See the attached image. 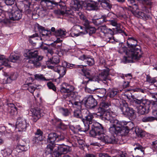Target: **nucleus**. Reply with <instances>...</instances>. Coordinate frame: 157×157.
I'll list each match as a JSON object with an SVG mask.
<instances>
[{
    "label": "nucleus",
    "instance_id": "nucleus-1",
    "mask_svg": "<svg viewBox=\"0 0 157 157\" xmlns=\"http://www.w3.org/2000/svg\"><path fill=\"white\" fill-rule=\"evenodd\" d=\"M137 41L133 37L128 38V46L130 49L126 52L127 56H124L122 62L125 63L133 62V60H138L141 57L142 53L139 48H137Z\"/></svg>",
    "mask_w": 157,
    "mask_h": 157
},
{
    "label": "nucleus",
    "instance_id": "nucleus-2",
    "mask_svg": "<svg viewBox=\"0 0 157 157\" xmlns=\"http://www.w3.org/2000/svg\"><path fill=\"white\" fill-rule=\"evenodd\" d=\"M65 141L69 142V140L66 138L63 135H58L55 132H51L48 136L47 139V146L45 149L47 154H51L55 146V143Z\"/></svg>",
    "mask_w": 157,
    "mask_h": 157
},
{
    "label": "nucleus",
    "instance_id": "nucleus-3",
    "mask_svg": "<svg viewBox=\"0 0 157 157\" xmlns=\"http://www.w3.org/2000/svg\"><path fill=\"white\" fill-rule=\"evenodd\" d=\"M128 123L133 125L131 122L127 123L125 121H119L114 126H110L109 128V131L112 134H120L122 136H125L128 134L130 128L125 126Z\"/></svg>",
    "mask_w": 157,
    "mask_h": 157
},
{
    "label": "nucleus",
    "instance_id": "nucleus-4",
    "mask_svg": "<svg viewBox=\"0 0 157 157\" xmlns=\"http://www.w3.org/2000/svg\"><path fill=\"white\" fill-rule=\"evenodd\" d=\"M133 102L136 105L139 114L143 115L149 112L151 103L148 100L143 99H138L135 98H133Z\"/></svg>",
    "mask_w": 157,
    "mask_h": 157
},
{
    "label": "nucleus",
    "instance_id": "nucleus-5",
    "mask_svg": "<svg viewBox=\"0 0 157 157\" xmlns=\"http://www.w3.org/2000/svg\"><path fill=\"white\" fill-rule=\"evenodd\" d=\"M133 4V5L129 6V10L135 16L138 17L142 18L145 21L151 18V13L148 12V10L145 7H142V11L139 12L138 10V8L137 5L134 3Z\"/></svg>",
    "mask_w": 157,
    "mask_h": 157
},
{
    "label": "nucleus",
    "instance_id": "nucleus-6",
    "mask_svg": "<svg viewBox=\"0 0 157 157\" xmlns=\"http://www.w3.org/2000/svg\"><path fill=\"white\" fill-rule=\"evenodd\" d=\"M24 55L29 59L28 62L32 64L36 67H39L41 65L40 61L43 59V56L38 55V51L37 50H29L27 53Z\"/></svg>",
    "mask_w": 157,
    "mask_h": 157
},
{
    "label": "nucleus",
    "instance_id": "nucleus-7",
    "mask_svg": "<svg viewBox=\"0 0 157 157\" xmlns=\"http://www.w3.org/2000/svg\"><path fill=\"white\" fill-rule=\"evenodd\" d=\"M43 1L46 3V5L47 6H49V4L50 3L52 5H54L56 6L59 5L60 6L61 10L59 9L54 10V13L56 14L59 15H64L66 16L67 12L68 11L69 9H67L65 3L61 1L59 2H56L54 0H44Z\"/></svg>",
    "mask_w": 157,
    "mask_h": 157
},
{
    "label": "nucleus",
    "instance_id": "nucleus-8",
    "mask_svg": "<svg viewBox=\"0 0 157 157\" xmlns=\"http://www.w3.org/2000/svg\"><path fill=\"white\" fill-rule=\"evenodd\" d=\"M16 7H11L7 11L10 20L12 21H18L21 19L22 16V14L21 10L18 9L15 10ZM11 21H10V23Z\"/></svg>",
    "mask_w": 157,
    "mask_h": 157
},
{
    "label": "nucleus",
    "instance_id": "nucleus-9",
    "mask_svg": "<svg viewBox=\"0 0 157 157\" xmlns=\"http://www.w3.org/2000/svg\"><path fill=\"white\" fill-rule=\"evenodd\" d=\"M114 115L113 112L111 111H105L103 115L101 117L102 120L106 122L109 121L112 124L110 126H114L119 121L118 120L114 118Z\"/></svg>",
    "mask_w": 157,
    "mask_h": 157
},
{
    "label": "nucleus",
    "instance_id": "nucleus-10",
    "mask_svg": "<svg viewBox=\"0 0 157 157\" xmlns=\"http://www.w3.org/2000/svg\"><path fill=\"white\" fill-rule=\"evenodd\" d=\"M63 98L66 101H68L69 104L71 103L73 106H77L78 108H80L81 103L78 101V97L76 94L67 93L63 95Z\"/></svg>",
    "mask_w": 157,
    "mask_h": 157
},
{
    "label": "nucleus",
    "instance_id": "nucleus-11",
    "mask_svg": "<svg viewBox=\"0 0 157 157\" xmlns=\"http://www.w3.org/2000/svg\"><path fill=\"white\" fill-rule=\"evenodd\" d=\"M91 129L90 132V134L93 137H97L103 133V127L98 122H95L91 127Z\"/></svg>",
    "mask_w": 157,
    "mask_h": 157
},
{
    "label": "nucleus",
    "instance_id": "nucleus-12",
    "mask_svg": "<svg viewBox=\"0 0 157 157\" xmlns=\"http://www.w3.org/2000/svg\"><path fill=\"white\" fill-rule=\"evenodd\" d=\"M122 114L126 116L131 117H135V111L132 108L128 107L127 103L121 104L119 108Z\"/></svg>",
    "mask_w": 157,
    "mask_h": 157
},
{
    "label": "nucleus",
    "instance_id": "nucleus-13",
    "mask_svg": "<svg viewBox=\"0 0 157 157\" xmlns=\"http://www.w3.org/2000/svg\"><path fill=\"white\" fill-rule=\"evenodd\" d=\"M82 102L88 108H93L97 104L96 101L92 95L87 96L84 98L82 100Z\"/></svg>",
    "mask_w": 157,
    "mask_h": 157
},
{
    "label": "nucleus",
    "instance_id": "nucleus-14",
    "mask_svg": "<svg viewBox=\"0 0 157 157\" xmlns=\"http://www.w3.org/2000/svg\"><path fill=\"white\" fill-rule=\"evenodd\" d=\"M78 12L76 11L73 12L72 10L69 9L68 11L67 12L66 15L68 18V21L74 24L78 23L79 22L78 19L79 17L77 14V13Z\"/></svg>",
    "mask_w": 157,
    "mask_h": 157
},
{
    "label": "nucleus",
    "instance_id": "nucleus-15",
    "mask_svg": "<svg viewBox=\"0 0 157 157\" xmlns=\"http://www.w3.org/2000/svg\"><path fill=\"white\" fill-rule=\"evenodd\" d=\"M97 137L105 144H114L117 142L115 137L113 136H108L103 133Z\"/></svg>",
    "mask_w": 157,
    "mask_h": 157
},
{
    "label": "nucleus",
    "instance_id": "nucleus-16",
    "mask_svg": "<svg viewBox=\"0 0 157 157\" xmlns=\"http://www.w3.org/2000/svg\"><path fill=\"white\" fill-rule=\"evenodd\" d=\"M28 124H27L26 119L22 117H19L17 119L16 128L20 131H25Z\"/></svg>",
    "mask_w": 157,
    "mask_h": 157
},
{
    "label": "nucleus",
    "instance_id": "nucleus-17",
    "mask_svg": "<svg viewBox=\"0 0 157 157\" xmlns=\"http://www.w3.org/2000/svg\"><path fill=\"white\" fill-rule=\"evenodd\" d=\"M103 33L105 36L104 37V40L109 43H115V41L114 37L113 36V32L111 29L107 28L105 31V33Z\"/></svg>",
    "mask_w": 157,
    "mask_h": 157
},
{
    "label": "nucleus",
    "instance_id": "nucleus-18",
    "mask_svg": "<svg viewBox=\"0 0 157 157\" xmlns=\"http://www.w3.org/2000/svg\"><path fill=\"white\" fill-rule=\"evenodd\" d=\"M109 75V70L108 69L103 70L98 76L94 77L95 81H97L99 82L100 81H107L108 80V76Z\"/></svg>",
    "mask_w": 157,
    "mask_h": 157
},
{
    "label": "nucleus",
    "instance_id": "nucleus-19",
    "mask_svg": "<svg viewBox=\"0 0 157 157\" xmlns=\"http://www.w3.org/2000/svg\"><path fill=\"white\" fill-rule=\"evenodd\" d=\"M32 118L33 121L36 122L40 117L43 116L42 110L39 108L31 109Z\"/></svg>",
    "mask_w": 157,
    "mask_h": 157
},
{
    "label": "nucleus",
    "instance_id": "nucleus-20",
    "mask_svg": "<svg viewBox=\"0 0 157 157\" xmlns=\"http://www.w3.org/2000/svg\"><path fill=\"white\" fill-rule=\"evenodd\" d=\"M74 90L75 87L74 86L65 83L61 87L60 91L62 93L75 94L73 92Z\"/></svg>",
    "mask_w": 157,
    "mask_h": 157
},
{
    "label": "nucleus",
    "instance_id": "nucleus-21",
    "mask_svg": "<svg viewBox=\"0 0 157 157\" xmlns=\"http://www.w3.org/2000/svg\"><path fill=\"white\" fill-rule=\"evenodd\" d=\"M80 59L86 63V65H82L83 67L84 66H91L94 64V60L92 57H89L87 56L83 55L80 57Z\"/></svg>",
    "mask_w": 157,
    "mask_h": 157
},
{
    "label": "nucleus",
    "instance_id": "nucleus-22",
    "mask_svg": "<svg viewBox=\"0 0 157 157\" xmlns=\"http://www.w3.org/2000/svg\"><path fill=\"white\" fill-rule=\"evenodd\" d=\"M56 144L58 145L57 148L62 155L70 152L72 150L71 147L67 145H65L64 144Z\"/></svg>",
    "mask_w": 157,
    "mask_h": 157
},
{
    "label": "nucleus",
    "instance_id": "nucleus-23",
    "mask_svg": "<svg viewBox=\"0 0 157 157\" xmlns=\"http://www.w3.org/2000/svg\"><path fill=\"white\" fill-rule=\"evenodd\" d=\"M136 154H138L137 155H133L134 157H142L144 154L145 148L139 144H136L134 145Z\"/></svg>",
    "mask_w": 157,
    "mask_h": 157
},
{
    "label": "nucleus",
    "instance_id": "nucleus-24",
    "mask_svg": "<svg viewBox=\"0 0 157 157\" xmlns=\"http://www.w3.org/2000/svg\"><path fill=\"white\" fill-rule=\"evenodd\" d=\"M1 1L2 0H0V22L5 24L10 23V20L6 18L4 12L2 10Z\"/></svg>",
    "mask_w": 157,
    "mask_h": 157
},
{
    "label": "nucleus",
    "instance_id": "nucleus-25",
    "mask_svg": "<svg viewBox=\"0 0 157 157\" xmlns=\"http://www.w3.org/2000/svg\"><path fill=\"white\" fill-rule=\"evenodd\" d=\"M102 0H90V2L86 4V9L89 10H94L97 6L99 1Z\"/></svg>",
    "mask_w": 157,
    "mask_h": 157
},
{
    "label": "nucleus",
    "instance_id": "nucleus-26",
    "mask_svg": "<svg viewBox=\"0 0 157 157\" xmlns=\"http://www.w3.org/2000/svg\"><path fill=\"white\" fill-rule=\"evenodd\" d=\"M94 117L93 114L89 113L85 117V118H83L82 121L83 124L86 123L90 125L95 122L93 119Z\"/></svg>",
    "mask_w": 157,
    "mask_h": 157
},
{
    "label": "nucleus",
    "instance_id": "nucleus-27",
    "mask_svg": "<svg viewBox=\"0 0 157 157\" xmlns=\"http://www.w3.org/2000/svg\"><path fill=\"white\" fill-rule=\"evenodd\" d=\"M8 113L11 116L16 115L17 114V108L13 103H8Z\"/></svg>",
    "mask_w": 157,
    "mask_h": 157
},
{
    "label": "nucleus",
    "instance_id": "nucleus-28",
    "mask_svg": "<svg viewBox=\"0 0 157 157\" xmlns=\"http://www.w3.org/2000/svg\"><path fill=\"white\" fill-rule=\"evenodd\" d=\"M72 8L78 11L82 8L83 2L79 0H73L72 1Z\"/></svg>",
    "mask_w": 157,
    "mask_h": 157
},
{
    "label": "nucleus",
    "instance_id": "nucleus-29",
    "mask_svg": "<svg viewBox=\"0 0 157 157\" xmlns=\"http://www.w3.org/2000/svg\"><path fill=\"white\" fill-rule=\"evenodd\" d=\"M77 14L82 21L83 25L85 26V28L88 27V26L90 25V22L88 20L86 16L81 12L77 13Z\"/></svg>",
    "mask_w": 157,
    "mask_h": 157
},
{
    "label": "nucleus",
    "instance_id": "nucleus-30",
    "mask_svg": "<svg viewBox=\"0 0 157 157\" xmlns=\"http://www.w3.org/2000/svg\"><path fill=\"white\" fill-rule=\"evenodd\" d=\"M60 62L59 58L58 55L54 56L52 58H50L46 62V64H51L53 65L57 64Z\"/></svg>",
    "mask_w": 157,
    "mask_h": 157
},
{
    "label": "nucleus",
    "instance_id": "nucleus-31",
    "mask_svg": "<svg viewBox=\"0 0 157 157\" xmlns=\"http://www.w3.org/2000/svg\"><path fill=\"white\" fill-rule=\"evenodd\" d=\"M85 28V31L80 32V33L82 34H86L89 33V35H91L92 34L95 33L96 29L94 27L90 26V25Z\"/></svg>",
    "mask_w": 157,
    "mask_h": 157
},
{
    "label": "nucleus",
    "instance_id": "nucleus-32",
    "mask_svg": "<svg viewBox=\"0 0 157 157\" xmlns=\"http://www.w3.org/2000/svg\"><path fill=\"white\" fill-rule=\"evenodd\" d=\"M43 132L40 129L37 130L35 133V136L33 139V140L35 143H38V141H41L43 140Z\"/></svg>",
    "mask_w": 157,
    "mask_h": 157
},
{
    "label": "nucleus",
    "instance_id": "nucleus-33",
    "mask_svg": "<svg viewBox=\"0 0 157 157\" xmlns=\"http://www.w3.org/2000/svg\"><path fill=\"white\" fill-rule=\"evenodd\" d=\"M41 34L42 36H41L40 39L41 40H46L48 39L51 35V33L50 30L44 29L41 32Z\"/></svg>",
    "mask_w": 157,
    "mask_h": 157
},
{
    "label": "nucleus",
    "instance_id": "nucleus-34",
    "mask_svg": "<svg viewBox=\"0 0 157 157\" xmlns=\"http://www.w3.org/2000/svg\"><path fill=\"white\" fill-rule=\"evenodd\" d=\"M10 61L5 58L4 56H0V65H4L6 67H10Z\"/></svg>",
    "mask_w": 157,
    "mask_h": 157
},
{
    "label": "nucleus",
    "instance_id": "nucleus-35",
    "mask_svg": "<svg viewBox=\"0 0 157 157\" xmlns=\"http://www.w3.org/2000/svg\"><path fill=\"white\" fill-rule=\"evenodd\" d=\"M106 92V90L104 88H97L96 89L95 94H96L98 97L102 98L105 95Z\"/></svg>",
    "mask_w": 157,
    "mask_h": 157
},
{
    "label": "nucleus",
    "instance_id": "nucleus-36",
    "mask_svg": "<svg viewBox=\"0 0 157 157\" xmlns=\"http://www.w3.org/2000/svg\"><path fill=\"white\" fill-rule=\"evenodd\" d=\"M66 31L64 30L59 29L56 30L55 35L56 36H60L62 38L66 36Z\"/></svg>",
    "mask_w": 157,
    "mask_h": 157
},
{
    "label": "nucleus",
    "instance_id": "nucleus-37",
    "mask_svg": "<svg viewBox=\"0 0 157 157\" xmlns=\"http://www.w3.org/2000/svg\"><path fill=\"white\" fill-rule=\"evenodd\" d=\"M115 15L113 13L109 12L107 15H103L101 16V19H102V22H106L108 21L107 19L108 18H113L115 17Z\"/></svg>",
    "mask_w": 157,
    "mask_h": 157
},
{
    "label": "nucleus",
    "instance_id": "nucleus-38",
    "mask_svg": "<svg viewBox=\"0 0 157 157\" xmlns=\"http://www.w3.org/2000/svg\"><path fill=\"white\" fill-rule=\"evenodd\" d=\"M66 71V68L64 66H59L57 68V72L61 77H63L65 75Z\"/></svg>",
    "mask_w": 157,
    "mask_h": 157
},
{
    "label": "nucleus",
    "instance_id": "nucleus-39",
    "mask_svg": "<svg viewBox=\"0 0 157 157\" xmlns=\"http://www.w3.org/2000/svg\"><path fill=\"white\" fill-rule=\"evenodd\" d=\"M111 106V104L110 102L104 101L100 103V108L102 109H105Z\"/></svg>",
    "mask_w": 157,
    "mask_h": 157
},
{
    "label": "nucleus",
    "instance_id": "nucleus-40",
    "mask_svg": "<svg viewBox=\"0 0 157 157\" xmlns=\"http://www.w3.org/2000/svg\"><path fill=\"white\" fill-rule=\"evenodd\" d=\"M135 132L138 137H142L144 136V132L138 127H136L135 128Z\"/></svg>",
    "mask_w": 157,
    "mask_h": 157
},
{
    "label": "nucleus",
    "instance_id": "nucleus-41",
    "mask_svg": "<svg viewBox=\"0 0 157 157\" xmlns=\"http://www.w3.org/2000/svg\"><path fill=\"white\" fill-rule=\"evenodd\" d=\"M63 65L66 66V67L67 68H69L70 69L72 68L73 67H78L79 68H83V65H75L70 64L69 63H68L66 62H64L63 63Z\"/></svg>",
    "mask_w": 157,
    "mask_h": 157
},
{
    "label": "nucleus",
    "instance_id": "nucleus-42",
    "mask_svg": "<svg viewBox=\"0 0 157 157\" xmlns=\"http://www.w3.org/2000/svg\"><path fill=\"white\" fill-rule=\"evenodd\" d=\"M73 116L75 117L81 119L82 120L83 117L81 111L80 110H75L73 113Z\"/></svg>",
    "mask_w": 157,
    "mask_h": 157
},
{
    "label": "nucleus",
    "instance_id": "nucleus-43",
    "mask_svg": "<svg viewBox=\"0 0 157 157\" xmlns=\"http://www.w3.org/2000/svg\"><path fill=\"white\" fill-rule=\"evenodd\" d=\"M156 118L152 116H145L142 119V121L144 122H151L155 120Z\"/></svg>",
    "mask_w": 157,
    "mask_h": 157
},
{
    "label": "nucleus",
    "instance_id": "nucleus-44",
    "mask_svg": "<svg viewBox=\"0 0 157 157\" xmlns=\"http://www.w3.org/2000/svg\"><path fill=\"white\" fill-rule=\"evenodd\" d=\"M70 128L72 130L73 129L74 131L76 132L78 131L81 132V131L86 130L87 129V128L86 129L81 128V126L79 125H76L75 126H71Z\"/></svg>",
    "mask_w": 157,
    "mask_h": 157
},
{
    "label": "nucleus",
    "instance_id": "nucleus-45",
    "mask_svg": "<svg viewBox=\"0 0 157 157\" xmlns=\"http://www.w3.org/2000/svg\"><path fill=\"white\" fill-rule=\"evenodd\" d=\"M102 6L106 7L108 9H110L112 8V6L108 2L105 0H102L99 1Z\"/></svg>",
    "mask_w": 157,
    "mask_h": 157
},
{
    "label": "nucleus",
    "instance_id": "nucleus-46",
    "mask_svg": "<svg viewBox=\"0 0 157 157\" xmlns=\"http://www.w3.org/2000/svg\"><path fill=\"white\" fill-rule=\"evenodd\" d=\"M122 90H117V89H112L110 90L109 93V95L110 98H113L117 94L118 91H121Z\"/></svg>",
    "mask_w": 157,
    "mask_h": 157
},
{
    "label": "nucleus",
    "instance_id": "nucleus-47",
    "mask_svg": "<svg viewBox=\"0 0 157 157\" xmlns=\"http://www.w3.org/2000/svg\"><path fill=\"white\" fill-rule=\"evenodd\" d=\"M13 149L11 147H8L4 150V155L5 156H7L10 155L12 153Z\"/></svg>",
    "mask_w": 157,
    "mask_h": 157
},
{
    "label": "nucleus",
    "instance_id": "nucleus-48",
    "mask_svg": "<svg viewBox=\"0 0 157 157\" xmlns=\"http://www.w3.org/2000/svg\"><path fill=\"white\" fill-rule=\"evenodd\" d=\"M152 114L156 118L155 120H157V103H155L153 104L152 107Z\"/></svg>",
    "mask_w": 157,
    "mask_h": 157
},
{
    "label": "nucleus",
    "instance_id": "nucleus-49",
    "mask_svg": "<svg viewBox=\"0 0 157 157\" xmlns=\"http://www.w3.org/2000/svg\"><path fill=\"white\" fill-rule=\"evenodd\" d=\"M9 59L11 62L15 63L18 60L19 57L15 54H11L9 57Z\"/></svg>",
    "mask_w": 157,
    "mask_h": 157
},
{
    "label": "nucleus",
    "instance_id": "nucleus-50",
    "mask_svg": "<svg viewBox=\"0 0 157 157\" xmlns=\"http://www.w3.org/2000/svg\"><path fill=\"white\" fill-rule=\"evenodd\" d=\"M16 149L17 152H20L26 151L27 150V148L25 147L24 145H18L17 146Z\"/></svg>",
    "mask_w": 157,
    "mask_h": 157
},
{
    "label": "nucleus",
    "instance_id": "nucleus-51",
    "mask_svg": "<svg viewBox=\"0 0 157 157\" xmlns=\"http://www.w3.org/2000/svg\"><path fill=\"white\" fill-rule=\"evenodd\" d=\"M35 78L37 80L41 81H48V79H47L45 78L44 76L41 74H37L35 75Z\"/></svg>",
    "mask_w": 157,
    "mask_h": 157
},
{
    "label": "nucleus",
    "instance_id": "nucleus-52",
    "mask_svg": "<svg viewBox=\"0 0 157 157\" xmlns=\"http://www.w3.org/2000/svg\"><path fill=\"white\" fill-rule=\"evenodd\" d=\"M90 81H95L94 77H93L91 79L89 77L85 76L83 78V80L82 83L86 85Z\"/></svg>",
    "mask_w": 157,
    "mask_h": 157
},
{
    "label": "nucleus",
    "instance_id": "nucleus-53",
    "mask_svg": "<svg viewBox=\"0 0 157 157\" xmlns=\"http://www.w3.org/2000/svg\"><path fill=\"white\" fill-rule=\"evenodd\" d=\"M96 89L94 88H88L86 86L85 88V91L90 94H95Z\"/></svg>",
    "mask_w": 157,
    "mask_h": 157
},
{
    "label": "nucleus",
    "instance_id": "nucleus-54",
    "mask_svg": "<svg viewBox=\"0 0 157 157\" xmlns=\"http://www.w3.org/2000/svg\"><path fill=\"white\" fill-rule=\"evenodd\" d=\"M108 21H109L110 24L112 26H116L117 27H119V24L117 23L116 19L113 18V19L108 20Z\"/></svg>",
    "mask_w": 157,
    "mask_h": 157
},
{
    "label": "nucleus",
    "instance_id": "nucleus-55",
    "mask_svg": "<svg viewBox=\"0 0 157 157\" xmlns=\"http://www.w3.org/2000/svg\"><path fill=\"white\" fill-rule=\"evenodd\" d=\"M52 157H61L62 155L58 150L54 151L52 153Z\"/></svg>",
    "mask_w": 157,
    "mask_h": 157
},
{
    "label": "nucleus",
    "instance_id": "nucleus-56",
    "mask_svg": "<svg viewBox=\"0 0 157 157\" xmlns=\"http://www.w3.org/2000/svg\"><path fill=\"white\" fill-rule=\"evenodd\" d=\"M151 146L153 151L157 153V140L152 142Z\"/></svg>",
    "mask_w": 157,
    "mask_h": 157
},
{
    "label": "nucleus",
    "instance_id": "nucleus-57",
    "mask_svg": "<svg viewBox=\"0 0 157 157\" xmlns=\"http://www.w3.org/2000/svg\"><path fill=\"white\" fill-rule=\"evenodd\" d=\"M47 85L49 89H52L54 91L56 90V88L55 86L52 82H48Z\"/></svg>",
    "mask_w": 157,
    "mask_h": 157
},
{
    "label": "nucleus",
    "instance_id": "nucleus-58",
    "mask_svg": "<svg viewBox=\"0 0 157 157\" xmlns=\"http://www.w3.org/2000/svg\"><path fill=\"white\" fill-rule=\"evenodd\" d=\"M146 79L147 81L149 83H154L156 82V80L155 78H152L148 76H147Z\"/></svg>",
    "mask_w": 157,
    "mask_h": 157
},
{
    "label": "nucleus",
    "instance_id": "nucleus-59",
    "mask_svg": "<svg viewBox=\"0 0 157 157\" xmlns=\"http://www.w3.org/2000/svg\"><path fill=\"white\" fill-rule=\"evenodd\" d=\"M5 3L7 5L11 6L13 5L15 0H4Z\"/></svg>",
    "mask_w": 157,
    "mask_h": 157
},
{
    "label": "nucleus",
    "instance_id": "nucleus-60",
    "mask_svg": "<svg viewBox=\"0 0 157 157\" xmlns=\"http://www.w3.org/2000/svg\"><path fill=\"white\" fill-rule=\"evenodd\" d=\"M52 9V7H48V8L46 9L45 8L43 7L42 10H41V13H44L45 15L47 14L49 12V10Z\"/></svg>",
    "mask_w": 157,
    "mask_h": 157
},
{
    "label": "nucleus",
    "instance_id": "nucleus-61",
    "mask_svg": "<svg viewBox=\"0 0 157 157\" xmlns=\"http://www.w3.org/2000/svg\"><path fill=\"white\" fill-rule=\"evenodd\" d=\"M149 95V96L151 97L154 99L157 100V93H150Z\"/></svg>",
    "mask_w": 157,
    "mask_h": 157
},
{
    "label": "nucleus",
    "instance_id": "nucleus-62",
    "mask_svg": "<svg viewBox=\"0 0 157 157\" xmlns=\"http://www.w3.org/2000/svg\"><path fill=\"white\" fill-rule=\"evenodd\" d=\"M62 109L63 111L62 113L64 116H67L69 115V113L67 109L62 108Z\"/></svg>",
    "mask_w": 157,
    "mask_h": 157
},
{
    "label": "nucleus",
    "instance_id": "nucleus-63",
    "mask_svg": "<svg viewBox=\"0 0 157 157\" xmlns=\"http://www.w3.org/2000/svg\"><path fill=\"white\" fill-rule=\"evenodd\" d=\"M82 71L84 73L85 76L86 75L89 76H90V71H88L87 70L82 68Z\"/></svg>",
    "mask_w": 157,
    "mask_h": 157
},
{
    "label": "nucleus",
    "instance_id": "nucleus-64",
    "mask_svg": "<svg viewBox=\"0 0 157 157\" xmlns=\"http://www.w3.org/2000/svg\"><path fill=\"white\" fill-rule=\"evenodd\" d=\"M56 44L52 43L49 45L48 48L50 49H52V51H54L56 49Z\"/></svg>",
    "mask_w": 157,
    "mask_h": 157
}]
</instances>
